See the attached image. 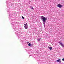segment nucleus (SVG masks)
Returning a JSON list of instances; mask_svg holds the SVG:
<instances>
[{
  "label": "nucleus",
  "mask_w": 64,
  "mask_h": 64,
  "mask_svg": "<svg viewBox=\"0 0 64 64\" xmlns=\"http://www.w3.org/2000/svg\"><path fill=\"white\" fill-rule=\"evenodd\" d=\"M48 49H50V50H52V47H48Z\"/></svg>",
  "instance_id": "nucleus-6"
},
{
  "label": "nucleus",
  "mask_w": 64,
  "mask_h": 64,
  "mask_svg": "<svg viewBox=\"0 0 64 64\" xmlns=\"http://www.w3.org/2000/svg\"><path fill=\"white\" fill-rule=\"evenodd\" d=\"M22 19H24V17L22 16Z\"/></svg>",
  "instance_id": "nucleus-9"
},
{
  "label": "nucleus",
  "mask_w": 64,
  "mask_h": 64,
  "mask_svg": "<svg viewBox=\"0 0 64 64\" xmlns=\"http://www.w3.org/2000/svg\"><path fill=\"white\" fill-rule=\"evenodd\" d=\"M31 44L30 43H29L28 45V46H31Z\"/></svg>",
  "instance_id": "nucleus-7"
},
{
  "label": "nucleus",
  "mask_w": 64,
  "mask_h": 64,
  "mask_svg": "<svg viewBox=\"0 0 64 64\" xmlns=\"http://www.w3.org/2000/svg\"><path fill=\"white\" fill-rule=\"evenodd\" d=\"M59 43L60 44V45H61L62 46V47H64V45L63 44H62V43L59 42Z\"/></svg>",
  "instance_id": "nucleus-5"
},
{
  "label": "nucleus",
  "mask_w": 64,
  "mask_h": 64,
  "mask_svg": "<svg viewBox=\"0 0 64 64\" xmlns=\"http://www.w3.org/2000/svg\"><path fill=\"white\" fill-rule=\"evenodd\" d=\"M57 6L58 7H59V8H61V7H63V6H62V5H61L60 4H58L57 5Z\"/></svg>",
  "instance_id": "nucleus-3"
},
{
  "label": "nucleus",
  "mask_w": 64,
  "mask_h": 64,
  "mask_svg": "<svg viewBox=\"0 0 64 64\" xmlns=\"http://www.w3.org/2000/svg\"><path fill=\"white\" fill-rule=\"evenodd\" d=\"M62 61H64V58H62Z\"/></svg>",
  "instance_id": "nucleus-10"
},
{
  "label": "nucleus",
  "mask_w": 64,
  "mask_h": 64,
  "mask_svg": "<svg viewBox=\"0 0 64 64\" xmlns=\"http://www.w3.org/2000/svg\"><path fill=\"white\" fill-rule=\"evenodd\" d=\"M41 18L43 22H45V21L46 20V19H47V18H45L42 16Z\"/></svg>",
  "instance_id": "nucleus-1"
},
{
  "label": "nucleus",
  "mask_w": 64,
  "mask_h": 64,
  "mask_svg": "<svg viewBox=\"0 0 64 64\" xmlns=\"http://www.w3.org/2000/svg\"><path fill=\"white\" fill-rule=\"evenodd\" d=\"M24 28L26 29H28V24H27V23H26L25 24H24Z\"/></svg>",
  "instance_id": "nucleus-2"
},
{
  "label": "nucleus",
  "mask_w": 64,
  "mask_h": 64,
  "mask_svg": "<svg viewBox=\"0 0 64 64\" xmlns=\"http://www.w3.org/2000/svg\"><path fill=\"white\" fill-rule=\"evenodd\" d=\"M40 40H38V41H40Z\"/></svg>",
  "instance_id": "nucleus-11"
},
{
  "label": "nucleus",
  "mask_w": 64,
  "mask_h": 64,
  "mask_svg": "<svg viewBox=\"0 0 64 64\" xmlns=\"http://www.w3.org/2000/svg\"><path fill=\"white\" fill-rule=\"evenodd\" d=\"M30 8L31 9H32V10H33L34 9V8H33L32 7H31Z\"/></svg>",
  "instance_id": "nucleus-8"
},
{
  "label": "nucleus",
  "mask_w": 64,
  "mask_h": 64,
  "mask_svg": "<svg viewBox=\"0 0 64 64\" xmlns=\"http://www.w3.org/2000/svg\"><path fill=\"white\" fill-rule=\"evenodd\" d=\"M29 43V42H27V43Z\"/></svg>",
  "instance_id": "nucleus-12"
},
{
  "label": "nucleus",
  "mask_w": 64,
  "mask_h": 64,
  "mask_svg": "<svg viewBox=\"0 0 64 64\" xmlns=\"http://www.w3.org/2000/svg\"><path fill=\"white\" fill-rule=\"evenodd\" d=\"M56 62H58L59 63H61V59L60 58L58 59V60H56Z\"/></svg>",
  "instance_id": "nucleus-4"
}]
</instances>
